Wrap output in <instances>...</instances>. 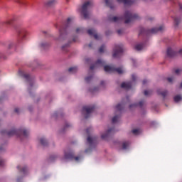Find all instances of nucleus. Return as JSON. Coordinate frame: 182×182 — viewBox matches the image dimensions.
<instances>
[{
    "label": "nucleus",
    "mask_w": 182,
    "mask_h": 182,
    "mask_svg": "<svg viewBox=\"0 0 182 182\" xmlns=\"http://www.w3.org/2000/svg\"><path fill=\"white\" fill-rule=\"evenodd\" d=\"M93 4L91 1L85 2L80 9V12L84 16L85 19H89L90 16V9L92 8Z\"/></svg>",
    "instance_id": "obj_1"
},
{
    "label": "nucleus",
    "mask_w": 182,
    "mask_h": 182,
    "mask_svg": "<svg viewBox=\"0 0 182 182\" xmlns=\"http://www.w3.org/2000/svg\"><path fill=\"white\" fill-rule=\"evenodd\" d=\"M105 71L107 72V73H114L115 72H117L119 75H122V73H124V70L123 68H114V67L110 66V65H105L104 67Z\"/></svg>",
    "instance_id": "obj_2"
},
{
    "label": "nucleus",
    "mask_w": 182,
    "mask_h": 182,
    "mask_svg": "<svg viewBox=\"0 0 182 182\" xmlns=\"http://www.w3.org/2000/svg\"><path fill=\"white\" fill-rule=\"evenodd\" d=\"M139 16L137 14H133L130 11H126L124 14L125 23H130V22L137 19Z\"/></svg>",
    "instance_id": "obj_3"
},
{
    "label": "nucleus",
    "mask_w": 182,
    "mask_h": 182,
    "mask_svg": "<svg viewBox=\"0 0 182 182\" xmlns=\"http://www.w3.org/2000/svg\"><path fill=\"white\" fill-rule=\"evenodd\" d=\"M124 52L122 46H116L114 49L113 58H119Z\"/></svg>",
    "instance_id": "obj_4"
},
{
    "label": "nucleus",
    "mask_w": 182,
    "mask_h": 182,
    "mask_svg": "<svg viewBox=\"0 0 182 182\" xmlns=\"http://www.w3.org/2000/svg\"><path fill=\"white\" fill-rule=\"evenodd\" d=\"M26 29L25 28H21L18 31V34L19 38H21L22 39H23L25 38V36H26Z\"/></svg>",
    "instance_id": "obj_5"
},
{
    "label": "nucleus",
    "mask_w": 182,
    "mask_h": 182,
    "mask_svg": "<svg viewBox=\"0 0 182 182\" xmlns=\"http://www.w3.org/2000/svg\"><path fill=\"white\" fill-rule=\"evenodd\" d=\"M93 107H84L82 112L83 113H86V114H90L92 112H93Z\"/></svg>",
    "instance_id": "obj_6"
},
{
    "label": "nucleus",
    "mask_w": 182,
    "mask_h": 182,
    "mask_svg": "<svg viewBox=\"0 0 182 182\" xmlns=\"http://www.w3.org/2000/svg\"><path fill=\"white\" fill-rule=\"evenodd\" d=\"M102 65H103V61H102L101 60H98L94 65L90 66V69L91 70H93V69H95V68H99V66Z\"/></svg>",
    "instance_id": "obj_7"
},
{
    "label": "nucleus",
    "mask_w": 182,
    "mask_h": 182,
    "mask_svg": "<svg viewBox=\"0 0 182 182\" xmlns=\"http://www.w3.org/2000/svg\"><path fill=\"white\" fill-rule=\"evenodd\" d=\"M87 33L90 36L93 35L95 39H99V36H97V34H96V31H95L93 29H90L87 31Z\"/></svg>",
    "instance_id": "obj_8"
},
{
    "label": "nucleus",
    "mask_w": 182,
    "mask_h": 182,
    "mask_svg": "<svg viewBox=\"0 0 182 182\" xmlns=\"http://www.w3.org/2000/svg\"><path fill=\"white\" fill-rule=\"evenodd\" d=\"M121 87H122V89H126L127 90L130 89V87H132V83L130 82H123L121 85Z\"/></svg>",
    "instance_id": "obj_9"
},
{
    "label": "nucleus",
    "mask_w": 182,
    "mask_h": 182,
    "mask_svg": "<svg viewBox=\"0 0 182 182\" xmlns=\"http://www.w3.org/2000/svg\"><path fill=\"white\" fill-rule=\"evenodd\" d=\"M159 31H164V26H161L159 28H152L151 30V33H156V32H159Z\"/></svg>",
    "instance_id": "obj_10"
},
{
    "label": "nucleus",
    "mask_w": 182,
    "mask_h": 182,
    "mask_svg": "<svg viewBox=\"0 0 182 182\" xmlns=\"http://www.w3.org/2000/svg\"><path fill=\"white\" fill-rule=\"evenodd\" d=\"M117 2H119V4H122V2H123L124 5H132V2L130 1V0H117Z\"/></svg>",
    "instance_id": "obj_11"
},
{
    "label": "nucleus",
    "mask_w": 182,
    "mask_h": 182,
    "mask_svg": "<svg viewBox=\"0 0 182 182\" xmlns=\"http://www.w3.org/2000/svg\"><path fill=\"white\" fill-rule=\"evenodd\" d=\"M134 49L136 50H142V49H144V45H143V44H136L134 47Z\"/></svg>",
    "instance_id": "obj_12"
},
{
    "label": "nucleus",
    "mask_w": 182,
    "mask_h": 182,
    "mask_svg": "<svg viewBox=\"0 0 182 182\" xmlns=\"http://www.w3.org/2000/svg\"><path fill=\"white\" fill-rule=\"evenodd\" d=\"M18 133H19V132L15 129H12L10 132H7V136H14V134H18Z\"/></svg>",
    "instance_id": "obj_13"
},
{
    "label": "nucleus",
    "mask_w": 182,
    "mask_h": 182,
    "mask_svg": "<svg viewBox=\"0 0 182 182\" xmlns=\"http://www.w3.org/2000/svg\"><path fill=\"white\" fill-rule=\"evenodd\" d=\"M129 146H130V143L128 141H125L122 143V149L123 150H126V149H127V147H129Z\"/></svg>",
    "instance_id": "obj_14"
},
{
    "label": "nucleus",
    "mask_w": 182,
    "mask_h": 182,
    "mask_svg": "<svg viewBox=\"0 0 182 182\" xmlns=\"http://www.w3.org/2000/svg\"><path fill=\"white\" fill-rule=\"evenodd\" d=\"M182 100V97L181 95H176L174 97V102L176 103H178V102H181Z\"/></svg>",
    "instance_id": "obj_15"
},
{
    "label": "nucleus",
    "mask_w": 182,
    "mask_h": 182,
    "mask_svg": "<svg viewBox=\"0 0 182 182\" xmlns=\"http://www.w3.org/2000/svg\"><path fill=\"white\" fill-rule=\"evenodd\" d=\"M54 4H56V0H50L47 2V6H52V5H54Z\"/></svg>",
    "instance_id": "obj_16"
},
{
    "label": "nucleus",
    "mask_w": 182,
    "mask_h": 182,
    "mask_svg": "<svg viewBox=\"0 0 182 182\" xmlns=\"http://www.w3.org/2000/svg\"><path fill=\"white\" fill-rule=\"evenodd\" d=\"M180 22H181V18H176L174 19V25H175V26H178V23H180Z\"/></svg>",
    "instance_id": "obj_17"
},
{
    "label": "nucleus",
    "mask_w": 182,
    "mask_h": 182,
    "mask_svg": "<svg viewBox=\"0 0 182 182\" xmlns=\"http://www.w3.org/2000/svg\"><path fill=\"white\" fill-rule=\"evenodd\" d=\"M40 143L42 144V146H46V144H48L46 139H45L44 138L40 139Z\"/></svg>",
    "instance_id": "obj_18"
},
{
    "label": "nucleus",
    "mask_w": 182,
    "mask_h": 182,
    "mask_svg": "<svg viewBox=\"0 0 182 182\" xmlns=\"http://www.w3.org/2000/svg\"><path fill=\"white\" fill-rule=\"evenodd\" d=\"M68 70H69V72H70V73H75V72L77 71V68L73 67V68H69Z\"/></svg>",
    "instance_id": "obj_19"
},
{
    "label": "nucleus",
    "mask_w": 182,
    "mask_h": 182,
    "mask_svg": "<svg viewBox=\"0 0 182 182\" xmlns=\"http://www.w3.org/2000/svg\"><path fill=\"white\" fill-rule=\"evenodd\" d=\"M87 141L90 144H92L93 143V141H95V139L90 137V136H88L87 139Z\"/></svg>",
    "instance_id": "obj_20"
},
{
    "label": "nucleus",
    "mask_w": 182,
    "mask_h": 182,
    "mask_svg": "<svg viewBox=\"0 0 182 182\" xmlns=\"http://www.w3.org/2000/svg\"><path fill=\"white\" fill-rule=\"evenodd\" d=\"M18 73L21 76H23V77H25L26 79H28V77H29V75L24 74L22 71H19Z\"/></svg>",
    "instance_id": "obj_21"
},
{
    "label": "nucleus",
    "mask_w": 182,
    "mask_h": 182,
    "mask_svg": "<svg viewBox=\"0 0 182 182\" xmlns=\"http://www.w3.org/2000/svg\"><path fill=\"white\" fill-rule=\"evenodd\" d=\"M122 107H123V105H122V104H119L118 105L116 106V110H117L118 112H120Z\"/></svg>",
    "instance_id": "obj_22"
},
{
    "label": "nucleus",
    "mask_w": 182,
    "mask_h": 182,
    "mask_svg": "<svg viewBox=\"0 0 182 182\" xmlns=\"http://www.w3.org/2000/svg\"><path fill=\"white\" fill-rule=\"evenodd\" d=\"M119 122V116H115L112 118V123H117Z\"/></svg>",
    "instance_id": "obj_23"
},
{
    "label": "nucleus",
    "mask_w": 182,
    "mask_h": 182,
    "mask_svg": "<svg viewBox=\"0 0 182 182\" xmlns=\"http://www.w3.org/2000/svg\"><path fill=\"white\" fill-rule=\"evenodd\" d=\"M111 21L112 22H119V21H120V18L114 16L111 19Z\"/></svg>",
    "instance_id": "obj_24"
},
{
    "label": "nucleus",
    "mask_w": 182,
    "mask_h": 182,
    "mask_svg": "<svg viewBox=\"0 0 182 182\" xmlns=\"http://www.w3.org/2000/svg\"><path fill=\"white\" fill-rule=\"evenodd\" d=\"M167 55L168 56H173V50L171 48L167 50Z\"/></svg>",
    "instance_id": "obj_25"
},
{
    "label": "nucleus",
    "mask_w": 182,
    "mask_h": 182,
    "mask_svg": "<svg viewBox=\"0 0 182 182\" xmlns=\"http://www.w3.org/2000/svg\"><path fill=\"white\" fill-rule=\"evenodd\" d=\"M110 132H112V129H109L107 132V134L105 135V134L101 135L102 139H106V137H107V134H109V133H110Z\"/></svg>",
    "instance_id": "obj_26"
},
{
    "label": "nucleus",
    "mask_w": 182,
    "mask_h": 182,
    "mask_svg": "<svg viewBox=\"0 0 182 182\" xmlns=\"http://www.w3.org/2000/svg\"><path fill=\"white\" fill-rule=\"evenodd\" d=\"M159 95H161V96H163V97H166V95L168 94L167 91H164L163 92H160L158 91Z\"/></svg>",
    "instance_id": "obj_27"
},
{
    "label": "nucleus",
    "mask_w": 182,
    "mask_h": 182,
    "mask_svg": "<svg viewBox=\"0 0 182 182\" xmlns=\"http://www.w3.org/2000/svg\"><path fill=\"white\" fill-rule=\"evenodd\" d=\"M65 159H73V155L72 154H65Z\"/></svg>",
    "instance_id": "obj_28"
},
{
    "label": "nucleus",
    "mask_w": 182,
    "mask_h": 182,
    "mask_svg": "<svg viewBox=\"0 0 182 182\" xmlns=\"http://www.w3.org/2000/svg\"><path fill=\"white\" fill-rule=\"evenodd\" d=\"M100 53H103L105 52V46H102L99 49Z\"/></svg>",
    "instance_id": "obj_29"
},
{
    "label": "nucleus",
    "mask_w": 182,
    "mask_h": 182,
    "mask_svg": "<svg viewBox=\"0 0 182 182\" xmlns=\"http://www.w3.org/2000/svg\"><path fill=\"white\" fill-rule=\"evenodd\" d=\"M132 133H133L134 134H139V133H140V129H133V130H132Z\"/></svg>",
    "instance_id": "obj_30"
},
{
    "label": "nucleus",
    "mask_w": 182,
    "mask_h": 182,
    "mask_svg": "<svg viewBox=\"0 0 182 182\" xmlns=\"http://www.w3.org/2000/svg\"><path fill=\"white\" fill-rule=\"evenodd\" d=\"M75 32L77 33H82V32H83V29H82L80 28H76Z\"/></svg>",
    "instance_id": "obj_31"
},
{
    "label": "nucleus",
    "mask_w": 182,
    "mask_h": 182,
    "mask_svg": "<svg viewBox=\"0 0 182 182\" xmlns=\"http://www.w3.org/2000/svg\"><path fill=\"white\" fill-rule=\"evenodd\" d=\"M62 38H63V33L62 32V30L60 31V36L58 38V41H60V39H62Z\"/></svg>",
    "instance_id": "obj_32"
},
{
    "label": "nucleus",
    "mask_w": 182,
    "mask_h": 182,
    "mask_svg": "<svg viewBox=\"0 0 182 182\" xmlns=\"http://www.w3.org/2000/svg\"><path fill=\"white\" fill-rule=\"evenodd\" d=\"M22 133H23V136H28V134H29V132L26 131V129L23 130Z\"/></svg>",
    "instance_id": "obj_33"
},
{
    "label": "nucleus",
    "mask_w": 182,
    "mask_h": 182,
    "mask_svg": "<svg viewBox=\"0 0 182 182\" xmlns=\"http://www.w3.org/2000/svg\"><path fill=\"white\" fill-rule=\"evenodd\" d=\"M105 4L106 5H107L108 6H110V4H112V0H106L105 1Z\"/></svg>",
    "instance_id": "obj_34"
},
{
    "label": "nucleus",
    "mask_w": 182,
    "mask_h": 182,
    "mask_svg": "<svg viewBox=\"0 0 182 182\" xmlns=\"http://www.w3.org/2000/svg\"><path fill=\"white\" fill-rule=\"evenodd\" d=\"M6 25H11V23H12V20L9 19L6 21Z\"/></svg>",
    "instance_id": "obj_35"
},
{
    "label": "nucleus",
    "mask_w": 182,
    "mask_h": 182,
    "mask_svg": "<svg viewBox=\"0 0 182 182\" xmlns=\"http://www.w3.org/2000/svg\"><path fill=\"white\" fill-rule=\"evenodd\" d=\"M90 80H92V77H87L85 78L86 82H90Z\"/></svg>",
    "instance_id": "obj_36"
},
{
    "label": "nucleus",
    "mask_w": 182,
    "mask_h": 182,
    "mask_svg": "<svg viewBox=\"0 0 182 182\" xmlns=\"http://www.w3.org/2000/svg\"><path fill=\"white\" fill-rule=\"evenodd\" d=\"M144 93L145 96H149V95H150V91L145 90Z\"/></svg>",
    "instance_id": "obj_37"
},
{
    "label": "nucleus",
    "mask_w": 182,
    "mask_h": 182,
    "mask_svg": "<svg viewBox=\"0 0 182 182\" xmlns=\"http://www.w3.org/2000/svg\"><path fill=\"white\" fill-rule=\"evenodd\" d=\"M75 161H79V160H80V156L75 157Z\"/></svg>",
    "instance_id": "obj_38"
},
{
    "label": "nucleus",
    "mask_w": 182,
    "mask_h": 182,
    "mask_svg": "<svg viewBox=\"0 0 182 182\" xmlns=\"http://www.w3.org/2000/svg\"><path fill=\"white\" fill-rule=\"evenodd\" d=\"M122 32H123V31H122V30H118L117 31L118 35H122Z\"/></svg>",
    "instance_id": "obj_39"
},
{
    "label": "nucleus",
    "mask_w": 182,
    "mask_h": 182,
    "mask_svg": "<svg viewBox=\"0 0 182 182\" xmlns=\"http://www.w3.org/2000/svg\"><path fill=\"white\" fill-rule=\"evenodd\" d=\"M167 80L170 82H173V78L172 77H168Z\"/></svg>",
    "instance_id": "obj_40"
},
{
    "label": "nucleus",
    "mask_w": 182,
    "mask_h": 182,
    "mask_svg": "<svg viewBox=\"0 0 182 182\" xmlns=\"http://www.w3.org/2000/svg\"><path fill=\"white\" fill-rule=\"evenodd\" d=\"M26 171V168H22V173H23V174H25Z\"/></svg>",
    "instance_id": "obj_41"
},
{
    "label": "nucleus",
    "mask_w": 182,
    "mask_h": 182,
    "mask_svg": "<svg viewBox=\"0 0 182 182\" xmlns=\"http://www.w3.org/2000/svg\"><path fill=\"white\" fill-rule=\"evenodd\" d=\"M175 73H176V74H178V73H180V70H176V71H175Z\"/></svg>",
    "instance_id": "obj_42"
},
{
    "label": "nucleus",
    "mask_w": 182,
    "mask_h": 182,
    "mask_svg": "<svg viewBox=\"0 0 182 182\" xmlns=\"http://www.w3.org/2000/svg\"><path fill=\"white\" fill-rule=\"evenodd\" d=\"M132 80H136V75H132Z\"/></svg>",
    "instance_id": "obj_43"
},
{
    "label": "nucleus",
    "mask_w": 182,
    "mask_h": 182,
    "mask_svg": "<svg viewBox=\"0 0 182 182\" xmlns=\"http://www.w3.org/2000/svg\"><path fill=\"white\" fill-rule=\"evenodd\" d=\"M15 112H16V113H19V109L16 108V109H15Z\"/></svg>",
    "instance_id": "obj_44"
},
{
    "label": "nucleus",
    "mask_w": 182,
    "mask_h": 182,
    "mask_svg": "<svg viewBox=\"0 0 182 182\" xmlns=\"http://www.w3.org/2000/svg\"><path fill=\"white\" fill-rule=\"evenodd\" d=\"M146 83H147V80H144L143 84H144V85H146Z\"/></svg>",
    "instance_id": "obj_45"
},
{
    "label": "nucleus",
    "mask_w": 182,
    "mask_h": 182,
    "mask_svg": "<svg viewBox=\"0 0 182 182\" xmlns=\"http://www.w3.org/2000/svg\"><path fill=\"white\" fill-rule=\"evenodd\" d=\"M139 106H141V105H143V102H140L139 103Z\"/></svg>",
    "instance_id": "obj_46"
},
{
    "label": "nucleus",
    "mask_w": 182,
    "mask_h": 182,
    "mask_svg": "<svg viewBox=\"0 0 182 182\" xmlns=\"http://www.w3.org/2000/svg\"><path fill=\"white\" fill-rule=\"evenodd\" d=\"M133 106L136 107V105H130L129 107L132 108V107H133Z\"/></svg>",
    "instance_id": "obj_47"
},
{
    "label": "nucleus",
    "mask_w": 182,
    "mask_h": 182,
    "mask_svg": "<svg viewBox=\"0 0 182 182\" xmlns=\"http://www.w3.org/2000/svg\"><path fill=\"white\" fill-rule=\"evenodd\" d=\"M70 18H68V23H70Z\"/></svg>",
    "instance_id": "obj_48"
},
{
    "label": "nucleus",
    "mask_w": 182,
    "mask_h": 182,
    "mask_svg": "<svg viewBox=\"0 0 182 182\" xmlns=\"http://www.w3.org/2000/svg\"><path fill=\"white\" fill-rule=\"evenodd\" d=\"M0 166H2V161L0 160Z\"/></svg>",
    "instance_id": "obj_49"
},
{
    "label": "nucleus",
    "mask_w": 182,
    "mask_h": 182,
    "mask_svg": "<svg viewBox=\"0 0 182 182\" xmlns=\"http://www.w3.org/2000/svg\"><path fill=\"white\" fill-rule=\"evenodd\" d=\"M89 47L92 48V43L89 44Z\"/></svg>",
    "instance_id": "obj_50"
},
{
    "label": "nucleus",
    "mask_w": 182,
    "mask_h": 182,
    "mask_svg": "<svg viewBox=\"0 0 182 182\" xmlns=\"http://www.w3.org/2000/svg\"><path fill=\"white\" fill-rule=\"evenodd\" d=\"M41 46L45 47V44L44 43L41 44Z\"/></svg>",
    "instance_id": "obj_51"
},
{
    "label": "nucleus",
    "mask_w": 182,
    "mask_h": 182,
    "mask_svg": "<svg viewBox=\"0 0 182 182\" xmlns=\"http://www.w3.org/2000/svg\"><path fill=\"white\" fill-rule=\"evenodd\" d=\"M180 53H181V55H182V50H180Z\"/></svg>",
    "instance_id": "obj_52"
},
{
    "label": "nucleus",
    "mask_w": 182,
    "mask_h": 182,
    "mask_svg": "<svg viewBox=\"0 0 182 182\" xmlns=\"http://www.w3.org/2000/svg\"><path fill=\"white\" fill-rule=\"evenodd\" d=\"M73 41V42H75V41H76V39L74 38Z\"/></svg>",
    "instance_id": "obj_53"
},
{
    "label": "nucleus",
    "mask_w": 182,
    "mask_h": 182,
    "mask_svg": "<svg viewBox=\"0 0 182 182\" xmlns=\"http://www.w3.org/2000/svg\"><path fill=\"white\" fill-rule=\"evenodd\" d=\"M87 133H89V129H87Z\"/></svg>",
    "instance_id": "obj_54"
},
{
    "label": "nucleus",
    "mask_w": 182,
    "mask_h": 182,
    "mask_svg": "<svg viewBox=\"0 0 182 182\" xmlns=\"http://www.w3.org/2000/svg\"><path fill=\"white\" fill-rule=\"evenodd\" d=\"M180 8H181V9H182V5H180Z\"/></svg>",
    "instance_id": "obj_55"
},
{
    "label": "nucleus",
    "mask_w": 182,
    "mask_h": 182,
    "mask_svg": "<svg viewBox=\"0 0 182 182\" xmlns=\"http://www.w3.org/2000/svg\"><path fill=\"white\" fill-rule=\"evenodd\" d=\"M103 83H104L103 82H101V85H103Z\"/></svg>",
    "instance_id": "obj_56"
},
{
    "label": "nucleus",
    "mask_w": 182,
    "mask_h": 182,
    "mask_svg": "<svg viewBox=\"0 0 182 182\" xmlns=\"http://www.w3.org/2000/svg\"><path fill=\"white\" fill-rule=\"evenodd\" d=\"M85 118L87 119V116H86Z\"/></svg>",
    "instance_id": "obj_57"
},
{
    "label": "nucleus",
    "mask_w": 182,
    "mask_h": 182,
    "mask_svg": "<svg viewBox=\"0 0 182 182\" xmlns=\"http://www.w3.org/2000/svg\"><path fill=\"white\" fill-rule=\"evenodd\" d=\"M17 168H19V166H17Z\"/></svg>",
    "instance_id": "obj_58"
},
{
    "label": "nucleus",
    "mask_w": 182,
    "mask_h": 182,
    "mask_svg": "<svg viewBox=\"0 0 182 182\" xmlns=\"http://www.w3.org/2000/svg\"><path fill=\"white\" fill-rule=\"evenodd\" d=\"M65 47L63 46V49Z\"/></svg>",
    "instance_id": "obj_59"
}]
</instances>
